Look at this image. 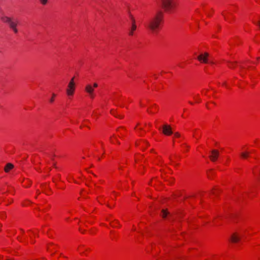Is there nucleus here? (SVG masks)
Masks as SVG:
<instances>
[{
	"label": "nucleus",
	"mask_w": 260,
	"mask_h": 260,
	"mask_svg": "<svg viewBox=\"0 0 260 260\" xmlns=\"http://www.w3.org/2000/svg\"><path fill=\"white\" fill-rule=\"evenodd\" d=\"M163 20V12L161 11H158L149 20L147 24V27L152 33L156 34L161 28Z\"/></svg>",
	"instance_id": "1"
},
{
	"label": "nucleus",
	"mask_w": 260,
	"mask_h": 260,
	"mask_svg": "<svg viewBox=\"0 0 260 260\" xmlns=\"http://www.w3.org/2000/svg\"><path fill=\"white\" fill-rule=\"evenodd\" d=\"M161 8L166 13H172L176 10L178 0H160Z\"/></svg>",
	"instance_id": "2"
},
{
	"label": "nucleus",
	"mask_w": 260,
	"mask_h": 260,
	"mask_svg": "<svg viewBox=\"0 0 260 260\" xmlns=\"http://www.w3.org/2000/svg\"><path fill=\"white\" fill-rule=\"evenodd\" d=\"M1 20L4 23H7L15 34H17L18 32L17 26L18 21L17 19L7 16H3L1 17Z\"/></svg>",
	"instance_id": "3"
},
{
	"label": "nucleus",
	"mask_w": 260,
	"mask_h": 260,
	"mask_svg": "<svg viewBox=\"0 0 260 260\" xmlns=\"http://www.w3.org/2000/svg\"><path fill=\"white\" fill-rule=\"evenodd\" d=\"M75 77H73L69 81L66 89V93L69 99H72L75 94L76 88V84L75 81Z\"/></svg>",
	"instance_id": "4"
},
{
	"label": "nucleus",
	"mask_w": 260,
	"mask_h": 260,
	"mask_svg": "<svg viewBox=\"0 0 260 260\" xmlns=\"http://www.w3.org/2000/svg\"><path fill=\"white\" fill-rule=\"evenodd\" d=\"M247 229H241L238 232L233 233L231 236V241L233 243H237L240 241L242 237L246 232Z\"/></svg>",
	"instance_id": "5"
},
{
	"label": "nucleus",
	"mask_w": 260,
	"mask_h": 260,
	"mask_svg": "<svg viewBox=\"0 0 260 260\" xmlns=\"http://www.w3.org/2000/svg\"><path fill=\"white\" fill-rule=\"evenodd\" d=\"M98 86V84L96 83H94L93 85H91V84H88L85 86V91L90 99H93L94 98V88H96Z\"/></svg>",
	"instance_id": "6"
},
{
	"label": "nucleus",
	"mask_w": 260,
	"mask_h": 260,
	"mask_svg": "<svg viewBox=\"0 0 260 260\" xmlns=\"http://www.w3.org/2000/svg\"><path fill=\"white\" fill-rule=\"evenodd\" d=\"M198 60L202 63H212V62L210 60L209 54L207 53H204L201 54L198 57Z\"/></svg>",
	"instance_id": "7"
},
{
	"label": "nucleus",
	"mask_w": 260,
	"mask_h": 260,
	"mask_svg": "<svg viewBox=\"0 0 260 260\" xmlns=\"http://www.w3.org/2000/svg\"><path fill=\"white\" fill-rule=\"evenodd\" d=\"M106 220L108 221L110 224L114 228H117L119 225V222L116 219H113L111 216H109L106 218Z\"/></svg>",
	"instance_id": "8"
},
{
	"label": "nucleus",
	"mask_w": 260,
	"mask_h": 260,
	"mask_svg": "<svg viewBox=\"0 0 260 260\" xmlns=\"http://www.w3.org/2000/svg\"><path fill=\"white\" fill-rule=\"evenodd\" d=\"M162 132L166 135H171L172 134V131L170 125L165 124L162 127Z\"/></svg>",
	"instance_id": "9"
},
{
	"label": "nucleus",
	"mask_w": 260,
	"mask_h": 260,
	"mask_svg": "<svg viewBox=\"0 0 260 260\" xmlns=\"http://www.w3.org/2000/svg\"><path fill=\"white\" fill-rule=\"evenodd\" d=\"M137 28V24H131V26L128 30V35L130 37H133L135 35V32L136 31Z\"/></svg>",
	"instance_id": "10"
},
{
	"label": "nucleus",
	"mask_w": 260,
	"mask_h": 260,
	"mask_svg": "<svg viewBox=\"0 0 260 260\" xmlns=\"http://www.w3.org/2000/svg\"><path fill=\"white\" fill-rule=\"evenodd\" d=\"M219 152L217 150H213L211 152V154L210 156V159L212 161H215L218 156Z\"/></svg>",
	"instance_id": "11"
},
{
	"label": "nucleus",
	"mask_w": 260,
	"mask_h": 260,
	"mask_svg": "<svg viewBox=\"0 0 260 260\" xmlns=\"http://www.w3.org/2000/svg\"><path fill=\"white\" fill-rule=\"evenodd\" d=\"M148 111L150 113H155L158 111V106L155 104L153 105L150 107Z\"/></svg>",
	"instance_id": "12"
},
{
	"label": "nucleus",
	"mask_w": 260,
	"mask_h": 260,
	"mask_svg": "<svg viewBox=\"0 0 260 260\" xmlns=\"http://www.w3.org/2000/svg\"><path fill=\"white\" fill-rule=\"evenodd\" d=\"M13 167L14 166L12 164L8 163L6 165L4 170L6 173H8L13 168Z\"/></svg>",
	"instance_id": "13"
},
{
	"label": "nucleus",
	"mask_w": 260,
	"mask_h": 260,
	"mask_svg": "<svg viewBox=\"0 0 260 260\" xmlns=\"http://www.w3.org/2000/svg\"><path fill=\"white\" fill-rule=\"evenodd\" d=\"M117 140V135H114L112 137H110V141L112 143L115 144Z\"/></svg>",
	"instance_id": "14"
},
{
	"label": "nucleus",
	"mask_w": 260,
	"mask_h": 260,
	"mask_svg": "<svg viewBox=\"0 0 260 260\" xmlns=\"http://www.w3.org/2000/svg\"><path fill=\"white\" fill-rule=\"evenodd\" d=\"M56 96V94L55 93H53L52 94V96H51V98L49 100V102L50 103H53L54 102L55 98Z\"/></svg>",
	"instance_id": "15"
},
{
	"label": "nucleus",
	"mask_w": 260,
	"mask_h": 260,
	"mask_svg": "<svg viewBox=\"0 0 260 260\" xmlns=\"http://www.w3.org/2000/svg\"><path fill=\"white\" fill-rule=\"evenodd\" d=\"M193 98L194 99L196 102H199L200 101L199 94H194L193 95Z\"/></svg>",
	"instance_id": "16"
},
{
	"label": "nucleus",
	"mask_w": 260,
	"mask_h": 260,
	"mask_svg": "<svg viewBox=\"0 0 260 260\" xmlns=\"http://www.w3.org/2000/svg\"><path fill=\"white\" fill-rule=\"evenodd\" d=\"M248 152H242L241 153V156L243 158H246L248 157Z\"/></svg>",
	"instance_id": "17"
},
{
	"label": "nucleus",
	"mask_w": 260,
	"mask_h": 260,
	"mask_svg": "<svg viewBox=\"0 0 260 260\" xmlns=\"http://www.w3.org/2000/svg\"><path fill=\"white\" fill-rule=\"evenodd\" d=\"M130 19H131V24H132V25L136 24V19H135V18H134V17L133 16L131 15L130 16Z\"/></svg>",
	"instance_id": "18"
},
{
	"label": "nucleus",
	"mask_w": 260,
	"mask_h": 260,
	"mask_svg": "<svg viewBox=\"0 0 260 260\" xmlns=\"http://www.w3.org/2000/svg\"><path fill=\"white\" fill-rule=\"evenodd\" d=\"M167 214H168V212H167V210H162V211H161V216L163 218H165L167 216Z\"/></svg>",
	"instance_id": "19"
},
{
	"label": "nucleus",
	"mask_w": 260,
	"mask_h": 260,
	"mask_svg": "<svg viewBox=\"0 0 260 260\" xmlns=\"http://www.w3.org/2000/svg\"><path fill=\"white\" fill-rule=\"evenodd\" d=\"M198 130H194L193 133V137L196 139L198 138Z\"/></svg>",
	"instance_id": "20"
},
{
	"label": "nucleus",
	"mask_w": 260,
	"mask_h": 260,
	"mask_svg": "<svg viewBox=\"0 0 260 260\" xmlns=\"http://www.w3.org/2000/svg\"><path fill=\"white\" fill-rule=\"evenodd\" d=\"M35 231H30L29 232H28V235L31 238V236L32 235H35Z\"/></svg>",
	"instance_id": "21"
},
{
	"label": "nucleus",
	"mask_w": 260,
	"mask_h": 260,
	"mask_svg": "<svg viewBox=\"0 0 260 260\" xmlns=\"http://www.w3.org/2000/svg\"><path fill=\"white\" fill-rule=\"evenodd\" d=\"M40 3L43 5H46L48 2V0H40Z\"/></svg>",
	"instance_id": "22"
},
{
	"label": "nucleus",
	"mask_w": 260,
	"mask_h": 260,
	"mask_svg": "<svg viewBox=\"0 0 260 260\" xmlns=\"http://www.w3.org/2000/svg\"><path fill=\"white\" fill-rule=\"evenodd\" d=\"M174 136L175 138H179L180 137V134L178 133H175Z\"/></svg>",
	"instance_id": "23"
},
{
	"label": "nucleus",
	"mask_w": 260,
	"mask_h": 260,
	"mask_svg": "<svg viewBox=\"0 0 260 260\" xmlns=\"http://www.w3.org/2000/svg\"><path fill=\"white\" fill-rule=\"evenodd\" d=\"M206 90L204 89L202 91V93L203 94H206Z\"/></svg>",
	"instance_id": "24"
},
{
	"label": "nucleus",
	"mask_w": 260,
	"mask_h": 260,
	"mask_svg": "<svg viewBox=\"0 0 260 260\" xmlns=\"http://www.w3.org/2000/svg\"><path fill=\"white\" fill-rule=\"evenodd\" d=\"M256 23L260 27V20H259Z\"/></svg>",
	"instance_id": "25"
},
{
	"label": "nucleus",
	"mask_w": 260,
	"mask_h": 260,
	"mask_svg": "<svg viewBox=\"0 0 260 260\" xmlns=\"http://www.w3.org/2000/svg\"><path fill=\"white\" fill-rule=\"evenodd\" d=\"M213 222L215 225H217V222L216 221V219H214Z\"/></svg>",
	"instance_id": "26"
},
{
	"label": "nucleus",
	"mask_w": 260,
	"mask_h": 260,
	"mask_svg": "<svg viewBox=\"0 0 260 260\" xmlns=\"http://www.w3.org/2000/svg\"><path fill=\"white\" fill-rule=\"evenodd\" d=\"M82 248L81 247L79 249V251L80 252V253H82Z\"/></svg>",
	"instance_id": "27"
},
{
	"label": "nucleus",
	"mask_w": 260,
	"mask_h": 260,
	"mask_svg": "<svg viewBox=\"0 0 260 260\" xmlns=\"http://www.w3.org/2000/svg\"><path fill=\"white\" fill-rule=\"evenodd\" d=\"M51 246H52V245H51V246H49V247H48V250H49V251H51Z\"/></svg>",
	"instance_id": "28"
},
{
	"label": "nucleus",
	"mask_w": 260,
	"mask_h": 260,
	"mask_svg": "<svg viewBox=\"0 0 260 260\" xmlns=\"http://www.w3.org/2000/svg\"><path fill=\"white\" fill-rule=\"evenodd\" d=\"M68 181H70H70H71V180H72V179H71V177H68Z\"/></svg>",
	"instance_id": "29"
},
{
	"label": "nucleus",
	"mask_w": 260,
	"mask_h": 260,
	"mask_svg": "<svg viewBox=\"0 0 260 260\" xmlns=\"http://www.w3.org/2000/svg\"><path fill=\"white\" fill-rule=\"evenodd\" d=\"M224 17V19L226 20H228V18L224 15H223Z\"/></svg>",
	"instance_id": "30"
},
{
	"label": "nucleus",
	"mask_w": 260,
	"mask_h": 260,
	"mask_svg": "<svg viewBox=\"0 0 260 260\" xmlns=\"http://www.w3.org/2000/svg\"><path fill=\"white\" fill-rule=\"evenodd\" d=\"M229 67H230V68H233V67H234V66H233V65H232V64H231H231H229Z\"/></svg>",
	"instance_id": "31"
},
{
	"label": "nucleus",
	"mask_w": 260,
	"mask_h": 260,
	"mask_svg": "<svg viewBox=\"0 0 260 260\" xmlns=\"http://www.w3.org/2000/svg\"><path fill=\"white\" fill-rule=\"evenodd\" d=\"M120 130L123 131V129L122 128H121L120 129H118L117 133L119 132Z\"/></svg>",
	"instance_id": "32"
},
{
	"label": "nucleus",
	"mask_w": 260,
	"mask_h": 260,
	"mask_svg": "<svg viewBox=\"0 0 260 260\" xmlns=\"http://www.w3.org/2000/svg\"><path fill=\"white\" fill-rule=\"evenodd\" d=\"M111 114H113V115L114 114L113 113V111H111Z\"/></svg>",
	"instance_id": "33"
},
{
	"label": "nucleus",
	"mask_w": 260,
	"mask_h": 260,
	"mask_svg": "<svg viewBox=\"0 0 260 260\" xmlns=\"http://www.w3.org/2000/svg\"><path fill=\"white\" fill-rule=\"evenodd\" d=\"M23 186H25V187H27V186H26V185H23Z\"/></svg>",
	"instance_id": "34"
},
{
	"label": "nucleus",
	"mask_w": 260,
	"mask_h": 260,
	"mask_svg": "<svg viewBox=\"0 0 260 260\" xmlns=\"http://www.w3.org/2000/svg\"><path fill=\"white\" fill-rule=\"evenodd\" d=\"M259 260H260V257H259Z\"/></svg>",
	"instance_id": "35"
}]
</instances>
